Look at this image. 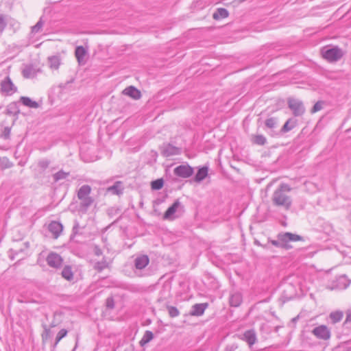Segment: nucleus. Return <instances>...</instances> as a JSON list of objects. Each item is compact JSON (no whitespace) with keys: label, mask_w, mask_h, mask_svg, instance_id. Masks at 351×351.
<instances>
[{"label":"nucleus","mask_w":351,"mask_h":351,"mask_svg":"<svg viewBox=\"0 0 351 351\" xmlns=\"http://www.w3.org/2000/svg\"><path fill=\"white\" fill-rule=\"evenodd\" d=\"M291 191V188L287 184H280L279 187L273 193L271 200L274 206L283 207L289 210L292 204V199L287 193Z\"/></svg>","instance_id":"1"},{"label":"nucleus","mask_w":351,"mask_h":351,"mask_svg":"<svg viewBox=\"0 0 351 351\" xmlns=\"http://www.w3.org/2000/svg\"><path fill=\"white\" fill-rule=\"evenodd\" d=\"M300 241H304V239L302 236L287 232L278 234V240L268 241V243H271L273 245L277 247L289 250L292 248V246L289 244V242H295Z\"/></svg>","instance_id":"2"},{"label":"nucleus","mask_w":351,"mask_h":351,"mask_svg":"<svg viewBox=\"0 0 351 351\" xmlns=\"http://www.w3.org/2000/svg\"><path fill=\"white\" fill-rule=\"evenodd\" d=\"M91 187L88 184L82 185L77 191V198L80 200V208L86 211L93 204L94 199L90 196Z\"/></svg>","instance_id":"3"},{"label":"nucleus","mask_w":351,"mask_h":351,"mask_svg":"<svg viewBox=\"0 0 351 351\" xmlns=\"http://www.w3.org/2000/svg\"><path fill=\"white\" fill-rule=\"evenodd\" d=\"M322 57L329 62L339 61L344 55L343 50L338 46L331 48L324 47L322 49Z\"/></svg>","instance_id":"4"},{"label":"nucleus","mask_w":351,"mask_h":351,"mask_svg":"<svg viewBox=\"0 0 351 351\" xmlns=\"http://www.w3.org/2000/svg\"><path fill=\"white\" fill-rule=\"evenodd\" d=\"M183 212L184 206L178 199H176L164 213L163 219L173 221L180 217Z\"/></svg>","instance_id":"5"},{"label":"nucleus","mask_w":351,"mask_h":351,"mask_svg":"<svg viewBox=\"0 0 351 351\" xmlns=\"http://www.w3.org/2000/svg\"><path fill=\"white\" fill-rule=\"evenodd\" d=\"M287 104L295 117L302 116L305 112V108L301 100L295 98H289Z\"/></svg>","instance_id":"6"},{"label":"nucleus","mask_w":351,"mask_h":351,"mask_svg":"<svg viewBox=\"0 0 351 351\" xmlns=\"http://www.w3.org/2000/svg\"><path fill=\"white\" fill-rule=\"evenodd\" d=\"M1 92L6 95H12L17 92V87L13 84L9 76L5 77L0 82Z\"/></svg>","instance_id":"7"},{"label":"nucleus","mask_w":351,"mask_h":351,"mask_svg":"<svg viewBox=\"0 0 351 351\" xmlns=\"http://www.w3.org/2000/svg\"><path fill=\"white\" fill-rule=\"evenodd\" d=\"M48 265L54 269H60L63 265L62 257L56 252H50L45 258Z\"/></svg>","instance_id":"8"},{"label":"nucleus","mask_w":351,"mask_h":351,"mask_svg":"<svg viewBox=\"0 0 351 351\" xmlns=\"http://www.w3.org/2000/svg\"><path fill=\"white\" fill-rule=\"evenodd\" d=\"M63 230V225L58 221H51L47 226L48 232L51 234V237L53 239H58L62 234Z\"/></svg>","instance_id":"9"},{"label":"nucleus","mask_w":351,"mask_h":351,"mask_svg":"<svg viewBox=\"0 0 351 351\" xmlns=\"http://www.w3.org/2000/svg\"><path fill=\"white\" fill-rule=\"evenodd\" d=\"M173 173L178 177L188 178L193 175V169L188 165H181L174 169Z\"/></svg>","instance_id":"10"},{"label":"nucleus","mask_w":351,"mask_h":351,"mask_svg":"<svg viewBox=\"0 0 351 351\" xmlns=\"http://www.w3.org/2000/svg\"><path fill=\"white\" fill-rule=\"evenodd\" d=\"M312 332L315 337L323 340H327L330 337V332L325 325L315 327Z\"/></svg>","instance_id":"11"},{"label":"nucleus","mask_w":351,"mask_h":351,"mask_svg":"<svg viewBox=\"0 0 351 351\" xmlns=\"http://www.w3.org/2000/svg\"><path fill=\"white\" fill-rule=\"evenodd\" d=\"M241 339L245 341L249 347L252 348L257 341L256 332L254 329L247 330L243 333Z\"/></svg>","instance_id":"12"},{"label":"nucleus","mask_w":351,"mask_h":351,"mask_svg":"<svg viewBox=\"0 0 351 351\" xmlns=\"http://www.w3.org/2000/svg\"><path fill=\"white\" fill-rule=\"evenodd\" d=\"M43 16H40L39 21L37 22V23L34 25L32 27V31H31V33H30V40H31V44L34 45V47H38L42 43H36V40L34 39V36L35 35L36 33H37L38 32H39L42 27H43Z\"/></svg>","instance_id":"13"},{"label":"nucleus","mask_w":351,"mask_h":351,"mask_svg":"<svg viewBox=\"0 0 351 351\" xmlns=\"http://www.w3.org/2000/svg\"><path fill=\"white\" fill-rule=\"evenodd\" d=\"M161 154L165 157L179 154V149L171 144L163 145L161 148Z\"/></svg>","instance_id":"14"},{"label":"nucleus","mask_w":351,"mask_h":351,"mask_svg":"<svg viewBox=\"0 0 351 351\" xmlns=\"http://www.w3.org/2000/svg\"><path fill=\"white\" fill-rule=\"evenodd\" d=\"M122 93L135 100L139 99L141 97V91L133 86H130L125 88L122 91Z\"/></svg>","instance_id":"15"},{"label":"nucleus","mask_w":351,"mask_h":351,"mask_svg":"<svg viewBox=\"0 0 351 351\" xmlns=\"http://www.w3.org/2000/svg\"><path fill=\"white\" fill-rule=\"evenodd\" d=\"M20 101L25 106L31 108H38L42 106L43 101L40 99L38 101L32 100L28 97L22 96L20 97Z\"/></svg>","instance_id":"16"},{"label":"nucleus","mask_w":351,"mask_h":351,"mask_svg":"<svg viewBox=\"0 0 351 351\" xmlns=\"http://www.w3.org/2000/svg\"><path fill=\"white\" fill-rule=\"evenodd\" d=\"M75 55L80 64H84L86 62L85 57L87 50L83 46H77L75 50Z\"/></svg>","instance_id":"17"},{"label":"nucleus","mask_w":351,"mask_h":351,"mask_svg":"<svg viewBox=\"0 0 351 351\" xmlns=\"http://www.w3.org/2000/svg\"><path fill=\"white\" fill-rule=\"evenodd\" d=\"M208 306V303L195 304L192 306L190 315L193 316H201L204 314Z\"/></svg>","instance_id":"18"},{"label":"nucleus","mask_w":351,"mask_h":351,"mask_svg":"<svg viewBox=\"0 0 351 351\" xmlns=\"http://www.w3.org/2000/svg\"><path fill=\"white\" fill-rule=\"evenodd\" d=\"M149 263V258L147 255H141L137 256L134 260V265L137 269H143L145 268Z\"/></svg>","instance_id":"19"},{"label":"nucleus","mask_w":351,"mask_h":351,"mask_svg":"<svg viewBox=\"0 0 351 351\" xmlns=\"http://www.w3.org/2000/svg\"><path fill=\"white\" fill-rule=\"evenodd\" d=\"M243 302V296L239 292H234L230 294L229 302L231 306L238 307Z\"/></svg>","instance_id":"20"},{"label":"nucleus","mask_w":351,"mask_h":351,"mask_svg":"<svg viewBox=\"0 0 351 351\" xmlns=\"http://www.w3.org/2000/svg\"><path fill=\"white\" fill-rule=\"evenodd\" d=\"M36 73V70L32 64L25 65L22 70V74L25 78L33 77Z\"/></svg>","instance_id":"21"},{"label":"nucleus","mask_w":351,"mask_h":351,"mask_svg":"<svg viewBox=\"0 0 351 351\" xmlns=\"http://www.w3.org/2000/svg\"><path fill=\"white\" fill-rule=\"evenodd\" d=\"M123 188L121 181H117L114 184L107 189V191L114 195H119L123 193Z\"/></svg>","instance_id":"22"},{"label":"nucleus","mask_w":351,"mask_h":351,"mask_svg":"<svg viewBox=\"0 0 351 351\" xmlns=\"http://www.w3.org/2000/svg\"><path fill=\"white\" fill-rule=\"evenodd\" d=\"M49 66L51 69L58 70L61 64V59L59 56H53L48 58Z\"/></svg>","instance_id":"23"},{"label":"nucleus","mask_w":351,"mask_h":351,"mask_svg":"<svg viewBox=\"0 0 351 351\" xmlns=\"http://www.w3.org/2000/svg\"><path fill=\"white\" fill-rule=\"evenodd\" d=\"M34 175L37 177L41 176L44 173V161L40 160L31 167Z\"/></svg>","instance_id":"24"},{"label":"nucleus","mask_w":351,"mask_h":351,"mask_svg":"<svg viewBox=\"0 0 351 351\" xmlns=\"http://www.w3.org/2000/svg\"><path fill=\"white\" fill-rule=\"evenodd\" d=\"M208 169L207 167H202L199 168L195 176V181L197 182H200L204 179H205L208 176Z\"/></svg>","instance_id":"25"},{"label":"nucleus","mask_w":351,"mask_h":351,"mask_svg":"<svg viewBox=\"0 0 351 351\" xmlns=\"http://www.w3.org/2000/svg\"><path fill=\"white\" fill-rule=\"evenodd\" d=\"M61 276L68 281L72 280L73 279V272L71 266L65 265L61 271Z\"/></svg>","instance_id":"26"},{"label":"nucleus","mask_w":351,"mask_h":351,"mask_svg":"<svg viewBox=\"0 0 351 351\" xmlns=\"http://www.w3.org/2000/svg\"><path fill=\"white\" fill-rule=\"evenodd\" d=\"M23 247L19 248H11L9 251V257L10 259L14 260L15 255H17L19 252H23L25 250L29 247V243L25 242L22 243Z\"/></svg>","instance_id":"27"},{"label":"nucleus","mask_w":351,"mask_h":351,"mask_svg":"<svg viewBox=\"0 0 351 351\" xmlns=\"http://www.w3.org/2000/svg\"><path fill=\"white\" fill-rule=\"evenodd\" d=\"M296 122L297 121L295 119H289L281 128L280 132L282 133H286L289 132L290 130L295 128V126L296 125Z\"/></svg>","instance_id":"28"},{"label":"nucleus","mask_w":351,"mask_h":351,"mask_svg":"<svg viewBox=\"0 0 351 351\" xmlns=\"http://www.w3.org/2000/svg\"><path fill=\"white\" fill-rule=\"evenodd\" d=\"M228 15V11L226 8H217L215 12L213 14V17L215 20H219L220 19L227 18Z\"/></svg>","instance_id":"29"},{"label":"nucleus","mask_w":351,"mask_h":351,"mask_svg":"<svg viewBox=\"0 0 351 351\" xmlns=\"http://www.w3.org/2000/svg\"><path fill=\"white\" fill-rule=\"evenodd\" d=\"M69 176V172H65L63 170H60L58 172L55 173L52 176L53 182H58L61 180L66 179V178Z\"/></svg>","instance_id":"30"},{"label":"nucleus","mask_w":351,"mask_h":351,"mask_svg":"<svg viewBox=\"0 0 351 351\" xmlns=\"http://www.w3.org/2000/svg\"><path fill=\"white\" fill-rule=\"evenodd\" d=\"M278 123V120L275 117H270L265 120V126L271 130L270 134L273 136V130L276 128Z\"/></svg>","instance_id":"31"},{"label":"nucleus","mask_w":351,"mask_h":351,"mask_svg":"<svg viewBox=\"0 0 351 351\" xmlns=\"http://www.w3.org/2000/svg\"><path fill=\"white\" fill-rule=\"evenodd\" d=\"M154 338L153 332L150 330H146L141 339L139 343L141 346H144L147 343H148L150 341H152Z\"/></svg>","instance_id":"32"},{"label":"nucleus","mask_w":351,"mask_h":351,"mask_svg":"<svg viewBox=\"0 0 351 351\" xmlns=\"http://www.w3.org/2000/svg\"><path fill=\"white\" fill-rule=\"evenodd\" d=\"M13 166L12 162L7 157L0 158V169H5L10 168Z\"/></svg>","instance_id":"33"},{"label":"nucleus","mask_w":351,"mask_h":351,"mask_svg":"<svg viewBox=\"0 0 351 351\" xmlns=\"http://www.w3.org/2000/svg\"><path fill=\"white\" fill-rule=\"evenodd\" d=\"M93 267L97 271L101 272L104 269L108 267V263L106 261V259L104 258L101 261H98V262L95 263Z\"/></svg>","instance_id":"34"},{"label":"nucleus","mask_w":351,"mask_h":351,"mask_svg":"<svg viewBox=\"0 0 351 351\" xmlns=\"http://www.w3.org/2000/svg\"><path fill=\"white\" fill-rule=\"evenodd\" d=\"M343 317V313L341 311H335L330 314V318L332 323H337L341 320Z\"/></svg>","instance_id":"35"},{"label":"nucleus","mask_w":351,"mask_h":351,"mask_svg":"<svg viewBox=\"0 0 351 351\" xmlns=\"http://www.w3.org/2000/svg\"><path fill=\"white\" fill-rule=\"evenodd\" d=\"M253 143L258 145H264L266 142V138L262 134H258L253 137Z\"/></svg>","instance_id":"36"},{"label":"nucleus","mask_w":351,"mask_h":351,"mask_svg":"<svg viewBox=\"0 0 351 351\" xmlns=\"http://www.w3.org/2000/svg\"><path fill=\"white\" fill-rule=\"evenodd\" d=\"M164 181L162 179H157L151 183V186L153 190H160L162 188Z\"/></svg>","instance_id":"37"},{"label":"nucleus","mask_w":351,"mask_h":351,"mask_svg":"<svg viewBox=\"0 0 351 351\" xmlns=\"http://www.w3.org/2000/svg\"><path fill=\"white\" fill-rule=\"evenodd\" d=\"M167 309L169 315L171 317H176L180 315L178 309L175 306H168Z\"/></svg>","instance_id":"38"},{"label":"nucleus","mask_w":351,"mask_h":351,"mask_svg":"<svg viewBox=\"0 0 351 351\" xmlns=\"http://www.w3.org/2000/svg\"><path fill=\"white\" fill-rule=\"evenodd\" d=\"M79 228H80L79 222L77 220H75L74 221V225L72 228V233L70 237L71 239H73V237H75L77 234H79Z\"/></svg>","instance_id":"39"},{"label":"nucleus","mask_w":351,"mask_h":351,"mask_svg":"<svg viewBox=\"0 0 351 351\" xmlns=\"http://www.w3.org/2000/svg\"><path fill=\"white\" fill-rule=\"evenodd\" d=\"M323 105L324 101H318L317 102H316L311 109V113H315L321 110L323 108Z\"/></svg>","instance_id":"40"},{"label":"nucleus","mask_w":351,"mask_h":351,"mask_svg":"<svg viewBox=\"0 0 351 351\" xmlns=\"http://www.w3.org/2000/svg\"><path fill=\"white\" fill-rule=\"evenodd\" d=\"M67 334V330L65 329H61L58 333L57 334V336L56 337V343L55 345H56L63 337H64Z\"/></svg>","instance_id":"41"},{"label":"nucleus","mask_w":351,"mask_h":351,"mask_svg":"<svg viewBox=\"0 0 351 351\" xmlns=\"http://www.w3.org/2000/svg\"><path fill=\"white\" fill-rule=\"evenodd\" d=\"M10 132L11 128L10 127H5L1 132V137L3 138L4 139H8L10 136Z\"/></svg>","instance_id":"42"},{"label":"nucleus","mask_w":351,"mask_h":351,"mask_svg":"<svg viewBox=\"0 0 351 351\" xmlns=\"http://www.w3.org/2000/svg\"><path fill=\"white\" fill-rule=\"evenodd\" d=\"M343 325L348 328H351V310L347 312L346 318Z\"/></svg>","instance_id":"43"},{"label":"nucleus","mask_w":351,"mask_h":351,"mask_svg":"<svg viewBox=\"0 0 351 351\" xmlns=\"http://www.w3.org/2000/svg\"><path fill=\"white\" fill-rule=\"evenodd\" d=\"M6 26V23L3 15L0 14V32H3Z\"/></svg>","instance_id":"44"},{"label":"nucleus","mask_w":351,"mask_h":351,"mask_svg":"<svg viewBox=\"0 0 351 351\" xmlns=\"http://www.w3.org/2000/svg\"><path fill=\"white\" fill-rule=\"evenodd\" d=\"M93 252H94L95 255H96L97 256H101L103 254L101 249L97 245H95L94 247Z\"/></svg>","instance_id":"45"},{"label":"nucleus","mask_w":351,"mask_h":351,"mask_svg":"<svg viewBox=\"0 0 351 351\" xmlns=\"http://www.w3.org/2000/svg\"><path fill=\"white\" fill-rule=\"evenodd\" d=\"M238 346L237 344L228 345L226 347L224 351H235L237 349Z\"/></svg>","instance_id":"46"},{"label":"nucleus","mask_w":351,"mask_h":351,"mask_svg":"<svg viewBox=\"0 0 351 351\" xmlns=\"http://www.w3.org/2000/svg\"><path fill=\"white\" fill-rule=\"evenodd\" d=\"M106 305L108 308H113L114 306L113 300L112 298H108L106 301Z\"/></svg>","instance_id":"47"},{"label":"nucleus","mask_w":351,"mask_h":351,"mask_svg":"<svg viewBox=\"0 0 351 351\" xmlns=\"http://www.w3.org/2000/svg\"><path fill=\"white\" fill-rule=\"evenodd\" d=\"M42 252L40 253L39 254V257H38V263L42 266V263H41V256H42Z\"/></svg>","instance_id":"48"},{"label":"nucleus","mask_w":351,"mask_h":351,"mask_svg":"<svg viewBox=\"0 0 351 351\" xmlns=\"http://www.w3.org/2000/svg\"><path fill=\"white\" fill-rule=\"evenodd\" d=\"M255 244H256V245H261V246H262V245H261V244L260 243V242H259V241H255Z\"/></svg>","instance_id":"49"},{"label":"nucleus","mask_w":351,"mask_h":351,"mask_svg":"<svg viewBox=\"0 0 351 351\" xmlns=\"http://www.w3.org/2000/svg\"><path fill=\"white\" fill-rule=\"evenodd\" d=\"M47 166H48V163L45 161V168H47Z\"/></svg>","instance_id":"50"},{"label":"nucleus","mask_w":351,"mask_h":351,"mask_svg":"<svg viewBox=\"0 0 351 351\" xmlns=\"http://www.w3.org/2000/svg\"><path fill=\"white\" fill-rule=\"evenodd\" d=\"M41 337H42L43 339H44V332L41 334Z\"/></svg>","instance_id":"51"},{"label":"nucleus","mask_w":351,"mask_h":351,"mask_svg":"<svg viewBox=\"0 0 351 351\" xmlns=\"http://www.w3.org/2000/svg\"><path fill=\"white\" fill-rule=\"evenodd\" d=\"M19 165H23V164H22V162H19Z\"/></svg>","instance_id":"52"},{"label":"nucleus","mask_w":351,"mask_h":351,"mask_svg":"<svg viewBox=\"0 0 351 351\" xmlns=\"http://www.w3.org/2000/svg\"><path fill=\"white\" fill-rule=\"evenodd\" d=\"M75 348H74V349L72 351H75Z\"/></svg>","instance_id":"53"}]
</instances>
